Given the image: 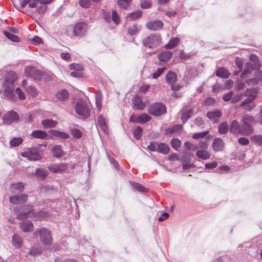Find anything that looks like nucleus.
<instances>
[{
    "label": "nucleus",
    "instance_id": "obj_17",
    "mask_svg": "<svg viewBox=\"0 0 262 262\" xmlns=\"http://www.w3.org/2000/svg\"><path fill=\"white\" fill-rule=\"evenodd\" d=\"M224 144L223 140L220 138H215L212 142V149L215 151H220L223 150Z\"/></svg>",
    "mask_w": 262,
    "mask_h": 262
},
{
    "label": "nucleus",
    "instance_id": "obj_38",
    "mask_svg": "<svg viewBox=\"0 0 262 262\" xmlns=\"http://www.w3.org/2000/svg\"><path fill=\"white\" fill-rule=\"evenodd\" d=\"M141 12L137 11L130 13H128L126 16V18L130 20H133L140 18L141 16Z\"/></svg>",
    "mask_w": 262,
    "mask_h": 262
},
{
    "label": "nucleus",
    "instance_id": "obj_48",
    "mask_svg": "<svg viewBox=\"0 0 262 262\" xmlns=\"http://www.w3.org/2000/svg\"><path fill=\"white\" fill-rule=\"evenodd\" d=\"M251 140L254 141L256 144L262 145V135H254L251 137Z\"/></svg>",
    "mask_w": 262,
    "mask_h": 262
},
{
    "label": "nucleus",
    "instance_id": "obj_32",
    "mask_svg": "<svg viewBox=\"0 0 262 262\" xmlns=\"http://www.w3.org/2000/svg\"><path fill=\"white\" fill-rule=\"evenodd\" d=\"M169 151V148L168 146L164 143H160L157 146V151L160 153L166 155L168 153Z\"/></svg>",
    "mask_w": 262,
    "mask_h": 262
},
{
    "label": "nucleus",
    "instance_id": "obj_43",
    "mask_svg": "<svg viewBox=\"0 0 262 262\" xmlns=\"http://www.w3.org/2000/svg\"><path fill=\"white\" fill-rule=\"evenodd\" d=\"M170 144L172 148L178 150L181 145V142L178 138H173L171 140Z\"/></svg>",
    "mask_w": 262,
    "mask_h": 262
},
{
    "label": "nucleus",
    "instance_id": "obj_35",
    "mask_svg": "<svg viewBox=\"0 0 262 262\" xmlns=\"http://www.w3.org/2000/svg\"><path fill=\"white\" fill-rule=\"evenodd\" d=\"M41 124L46 128H50L55 127L57 122L52 119H45L41 121Z\"/></svg>",
    "mask_w": 262,
    "mask_h": 262
},
{
    "label": "nucleus",
    "instance_id": "obj_46",
    "mask_svg": "<svg viewBox=\"0 0 262 262\" xmlns=\"http://www.w3.org/2000/svg\"><path fill=\"white\" fill-rule=\"evenodd\" d=\"M208 146V138H206L204 140H201L199 142L197 148H200L201 149H206L207 148Z\"/></svg>",
    "mask_w": 262,
    "mask_h": 262
},
{
    "label": "nucleus",
    "instance_id": "obj_57",
    "mask_svg": "<svg viewBox=\"0 0 262 262\" xmlns=\"http://www.w3.org/2000/svg\"><path fill=\"white\" fill-rule=\"evenodd\" d=\"M184 146L187 150L190 151H194L197 149L196 146L188 141L185 142Z\"/></svg>",
    "mask_w": 262,
    "mask_h": 262
},
{
    "label": "nucleus",
    "instance_id": "obj_19",
    "mask_svg": "<svg viewBox=\"0 0 262 262\" xmlns=\"http://www.w3.org/2000/svg\"><path fill=\"white\" fill-rule=\"evenodd\" d=\"M222 116V112L220 110L208 112L207 116L213 122L216 123L218 121V119Z\"/></svg>",
    "mask_w": 262,
    "mask_h": 262
},
{
    "label": "nucleus",
    "instance_id": "obj_25",
    "mask_svg": "<svg viewBox=\"0 0 262 262\" xmlns=\"http://www.w3.org/2000/svg\"><path fill=\"white\" fill-rule=\"evenodd\" d=\"M31 135L35 138L41 139H46L48 136V134L46 132L41 130H34L32 132Z\"/></svg>",
    "mask_w": 262,
    "mask_h": 262
},
{
    "label": "nucleus",
    "instance_id": "obj_31",
    "mask_svg": "<svg viewBox=\"0 0 262 262\" xmlns=\"http://www.w3.org/2000/svg\"><path fill=\"white\" fill-rule=\"evenodd\" d=\"M179 41L180 39L178 37L172 38L170 39L169 42L165 45L164 47L167 49H172L178 45Z\"/></svg>",
    "mask_w": 262,
    "mask_h": 262
},
{
    "label": "nucleus",
    "instance_id": "obj_9",
    "mask_svg": "<svg viewBox=\"0 0 262 262\" xmlns=\"http://www.w3.org/2000/svg\"><path fill=\"white\" fill-rule=\"evenodd\" d=\"M19 118L18 114L16 112L11 111L4 116L3 122L4 124L9 125L14 121H18Z\"/></svg>",
    "mask_w": 262,
    "mask_h": 262
},
{
    "label": "nucleus",
    "instance_id": "obj_62",
    "mask_svg": "<svg viewBox=\"0 0 262 262\" xmlns=\"http://www.w3.org/2000/svg\"><path fill=\"white\" fill-rule=\"evenodd\" d=\"M208 133V131L201 133H195L193 135L192 137L194 139H198L199 138H203Z\"/></svg>",
    "mask_w": 262,
    "mask_h": 262
},
{
    "label": "nucleus",
    "instance_id": "obj_42",
    "mask_svg": "<svg viewBox=\"0 0 262 262\" xmlns=\"http://www.w3.org/2000/svg\"><path fill=\"white\" fill-rule=\"evenodd\" d=\"M182 129V126L179 124H176L166 129V132L168 134H172L180 131Z\"/></svg>",
    "mask_w": 262,
    "mask_h": 262
},
{
    "label": "nucleus",
    "instance_id": "obj_24",
    "mask_svg": "<svg viewBox=\"0 0 262 262\" xmlns=\"http://www.w3.org/2000/svg\"><path fill=\"white\" fill-rule=\"evenodd\" d=\"M172 55L171 52L166 51L159 54L158 58L161 61L167 62L172 57Z\"/></svg>",
    "mask_w": 262,
    "mask_h": 262
},
{
    "label": "nucleus",
    "instance_id": "obj_44",
    "mask_svg": "<svg viewBox=\"0 0 262 262\" xmlns=\"http://www.w3.org/2000/svg\"><path fill=\"white\" fill-rule=\"evenodd\" d=\"M117 4L121 9H127L130 4L125 0H117Z\"/></svg>",
    "mask_w": 262,
    "mask_h": 262
},
{
    "label": "nucleus",
    "instance_id": "obj_50",
    "mask_svg": "<svg viewBox=\"0 0 262 262\" xmlns=\"http://www.w3.org/2000/svg\"><path fill=\"white\" fill-rule=\"evenodd\" d=\"M31 217H34L38 218V219H44L49 216V214L45 211H40L37 212L35 216H31Z\"/></svg>",
    "mask_w": 262,
    "mask_h": 262
},
{
    "label": "nucleus",
    "instance_id": "obj_52",
    "mask_svg": "<svg viewBox=\"0 0 262 262\" xmlns=\"http://www.w3.org/2000/svg\"><path fill=\"white\" fill-rule=\"evenodd\" d=\"M12 187L14 190H18L20 192H23L24 189V185L21 182L14 183L12 185Z\"/></svg>",
    "mask_w": 262,
    "mask_h": 262
},
{
    "label": "nucleus",
    "instance_id": "obj_64",
    "mask_svg": "<svg viewBox=\"0 0 262 262\" xmlns=\"http://www.w3.org/2000/svg\"><path fill=\"white\" fill-rule=\"evenodd\" d=\"M132 186L137 190L139 191H144V187L141 185L140 184H139L138 183H133Z\"/></svg>",
    "mask_w": 262,
    "mask_h": 262
},
{
    "label": "nucleus",
    "instance_id": "obj_28",
    "mask_svg": "<svg viewBox=\"0 0 262 262\" xmlns=\"http://www.w3.org/2000/svg\"><path fill=\"white\" fill-rule=\"evenodd\" d=\"M216 76L223 78H227L230 76V73L225 68H220L216 71Z\"/></svg>",
    "mask_w": 262,
    "mask_h": 262
},
{
    "label": "nucleus",
    "instance_id": "obj_7",
    "mask_svg": "<svg viewBox=\"0 0 262 262\" xmlns=\"http://www.w3.org/2000/svg\"><path fill=\"white\" fill-rule=\"evenodd\" d=\"M88 29V26L86 23L83 22L78 23L74 27L73 33L76 36H84Z\"/></svg>",
    "mask_w": 262,
    "mask_h": 262
},
{
    "label": "nucleus",
    "instance_id": "obj_4",
    "mask_svg": "<svg viewBox=\"0 0 262 262\" xmlns=\"http://www.w3.org/2000/svg\"><path fill=\"white\" fill-rule=\"evenodd\" d=\"M75 110L76 113L83 119H86L90 117V110L84 102H77L76 104Z\"/></svg>",
    "mask_w": 262,
    "mask_h": 262
},
{
    "label": "nucleus",
    "instance_id": "obj_37",
    "mask_svg": "<svg viewBox=\"0 0 262 262\" xmlns=\"http://www.w3.org/2000/svg\"><path fill=\"white\" fill-rule=\"evenodd\" d=\"M3 33L4 35L11 41L15 42H19L20 41L19 38L16 35L12 34L11 33L6 31H4Z\"/></svg>",
    "mask_w": 262,
    "mask_h": 262
},
{
    "label": "nucleus",
    "instance_id": "obj_15",
    "mask_svg": "<svg viewBox=\"0 0 262 262\" xmlns=\"http://www.w3.org/2000/svg\"><path fill=\"white\" fill-rule=\"evenodd\" d=\"M39 3H40V0H19V1L21 8H25L27 5L30 8H35L37 7Z\"/></svg>",
    "mask_w": 262,
    "mask_h": 262
},
{
    "label": "nucleus",
    "instance_id": "obj_23",
    "mask_svg": "<svg viewBox=\"0 0 262 262\" xmlns=\"http://www.w3.org/2000/svg\"><path fill=\"white\" fill-rule=\"evenodd\" d=\"M66 168L67 166L64 164L52 165L49 167V169L54 173L64 171Z\"/></svg>",
    "mask_w": 262,
    "mask_h": 262
},
{
    "label": "nucleus",
    "instance_id": "obj_51",
    "mask_svg": "<svg viewBox=\"0 0 262 262\" xmlns=\"http://www.w3.org/2000/svg\"><path fill=\"white\" fill-rule=\"evenodd\" d=\"M35 173L37 176L42 178L46 177L48 174V171L43 168H37Z\"/></svg>",
    "mask_w": 262,
    "mask_h": 262
},
{
    "label": "nucleus",
    "instance_id": "obj_8",
    "mask_svg": "<svg viewBox=\"0 0 262 262\" xmlns=\"http://www.w3.org/2000/svg\"><path fill=\"white\" fill-rule=\"evenodd\" d=\"M23 211L19 212L18 210H16L17 217L20 220H23L28 218L30 214L34 213V211L33 207L31 205H25L23 207Z\"/></svg>",
    "mask_w": 262,
    "mask_h": 262
},
{
    "label": "nucleus",
    "instance_id": "obj_63",
    "mask_svg": "<svg viewBox=\"0 0 262 262\" xmlns=\"http://www.w3.org/2000/svg\"><path fill=\"white\" fill-rule=\"evenodd\" d=\"M214 103L215 99L214 98L208 97L204 101V104L208 106L212 105Z\"/></svg>",
    "mask_w": 262,
    "mask_h": 262
},
{
    "label": "nucleus",
    "instance_id": "obj_13",
    "mask_svg": "<svg viewBox=\"0 0 262 262\" xmlns=\"http://www.w3.org/2000/svg\"><path fill=\"white\" fill-rule=\"evenodd\" d=\"M146 27L147 29L152 31H157L160 30L163 27V23L161 20H154L148 22Z\"/></svg>",
    "mask_w": 262,
    "mask_h": 262
},
{
    "label": "nucleus",
    "instance_id": "obj_18",
    "mask_svg": "<svg viewBox=\"0 0 262 262\" xmlns=\"http://www.w3.org/2000/svg\"><path fill=\"white\" fill-rule=\"evenodd\" d=\"M242 127L236 121H233L230 126V131L234 135H242Z\"/></svg>",
    "mask_w": 262,
    "mask_h": 262
},
{
    "label": "nucleus",
    "instance_id": "obj_16",
    "mask_svg": "<svg viewBox=\"0 0 262 262\" xmlns=\"http://www.w3.org/2000/svg\"><path fill=\"white\" fill-rule=\"evenodd\" d=\"M181 120L183 123L186 122L193 114V110L191 107L185 106L182 111Z\"/></svg>",
    "mask_w": 262,
    "mask_h": 262
},
{
    "label": "nucleus",
    "instance_id": "obj_10",
    "mask_svg": "<svg viewBox=\"0 0 262 262\" xmlns=\"http://www.w3.org/2000/svg\"><path fill=\"white\" fill-rule=\"evenodd\" d=\"M25 72L27 75L36 80H41L43 74L41 72L32 67H26Z\"/></svg>",
    "mask_w": 262,
    "mask_h": 262
},
{
    "label": "nucleus",
    "instance_id": "obj_60",
    "mask_svg": "<svg viewBox=\"0 0 262 262\" xmlns=\"http://www.w3.org/2000/svg\"><path fill=\"white\" fill-rule=\"evenodd\" d=\"M31 42L34 45H38L42 42V40L38 36H35L31 39Z\"/></svg>",
    "mask_w": 262,
    "mask_h": 262
},
{
    "label": "nucleus",
    "instance_id": "obj_58",
    "mask_svg": "<svg viewBox=\"0 0 262 262\" xmlns=\"http://www.w3.org/2000/svg\"><path fill=\"white\" fill-rule=\"evenodd\" d=\"M91 0H79L80 6L84 8H88L91 6Z\"/></svg>",
    "mask_w": 262,
    "mask_h": 262
},
{
    "label": "nucleus",
    "instance_id": "obj_49",
    "mask_svg": "<svg viewBox=\"0 0 262 262\" xmlns=\"http://www.w3.org/2000/svg\"><path fill=\"white\" fill-rule=\"evenodd\" d=\"M228 130V125L226 122H223L219 126V132L221 134H225Z\"/></svg>",
    "mask_w": 262,
    "mask_h": 262
},
{
    "label": "nucleus",
    "instance_id": "obj_54",
    "mask_svg": "<svg viewBox=\"0 0 262 262\" xmlns=\"http://www.w3.org/2000/svg\"><path fill=\"white\" fill-rule=\"evenodd\" d=\"M112 19L117 25L119 24L120 22V17L116 10L112 11Z\"/></svg>",
    "mask_w": 262,
    "mask_h": 262
},
{
    "label": "nucleus",
    "instance_id": "obj_11",
    "mask_svg": "<svg viewBox=\"0 0 262 262\" xmlns=\"http://www.w3.org/2000/svg\"><path fill=\"white\" fill-rule=\"evenodd\" d=\"M41 241L46 245H50L52 243L50 232L45 228H42L39 231Z\"/></svg>",
    "mask_w": 262,
    "mask_h": 262
},
{
    "label": "nucleus",
    "instance_id": "obj_20",
    "mask_svg": "<svg viewBox=\"0 0 262 262\" xmlns=\"http://www.w3.org/2000/svg\"><path fill=\"white\" fill-rule=\"evenodd\" d=\"M196 156L199 159L206 160L210 158V153L206 149H200L196 151Z\"/></svg>",
    "mask_w": 262,
    "mask_h": 262
},
{
    "label": "nucleus",
    "instance_id": "obj_3",
    "mask_svg": "<svg viewBox=\"0 0 262 262\" xmlns=\"http://www.w3.org/2000/svg\"><path fill=\"white\" fill-rule=\"evenodd\" d=\"M161 37L158 34H152L145 37L142 42L144 46L149 48H154L157 47L161 42Z\"/></svg>",
    "mask_w": 262,
    "mask_h": 262
},
{
    "label": "nucleus",
    "instance_id": "obj_2",
    "mask_svg": "<svg viewBox=\"0 0 262 262\" xmlns=\"http://www.w3.org/2000/svg\"><path fill=\"white\" fill-rule=\"evenodd\" d=\"M147 112L154 116H159L166 113V107L164 104L156 102L151 104L148 107Z\"/></svg>",
    "mask_w": 262,
    "mask_h": 262
},
{
    "label": "nucleus",
    "instance_id": "obj_22",
    "mask_svg": "<svg viewBox=\"0 0 262 262\" xmlns=\"http://www.w3.org/2000/svg\"><path fill=\"white\" fill-rule=\"evenodd\" d=\"M98 123L100 127L104 131V132L105 134H108V129L106 125V119L102 116V115H100L99 116Z\"/></svg>",
    "mask_w": 262,
    "mask_h": 262
},
{
    "label": "nucleus",
    "instance_id": "obj_27",
    "mask_svg": "<svg viewBox=\"0 0 262 262\" xmlns=\"http://www.w3.org/2000/svg\"><path fill=\"white\" fill-rule=\"evenodd\" d=\"M49 133L53 136L57 137L62 139H67L70 137L69 134L66 133L60 132L57 130H50Z\"/></svg>",
    "mask_w": 262,
    "mask_h": 262
},
{
    "label": "nucleus",
    "instance_id": "obj_5",
    "mask_svg": "<svg viewBox=\"0 0 262 262\" xmlns=\"http://www.w3.org/2000/svg\"><path fill=\"white\" fill-rule=\"evenodd\" d=\"M166 80L167 83L170 85L172 91H178L181 88L180 84H174L177 80V76L174 72L169 71L166 75Z\"/></svg>",
    "mask_w": 262,
    "mask_h": 262
},
{
    "label": "nucleus",
    "instance_id": "obj_21",
    "mask_svg": "<svg viewBox=\"0 0 262 262\" xmlns=\"http://www.w3.org/2000/svg\"><path fill=\"white\" fill-rule=\"evenodd\" d=\"M20 229L25 232L32 231L33 230L34 226L31 221L24 222L20 224Z\"/></svg>",
    "mask_w": 262,
    "mask_h": 262
},
{
    "label": "nucleus",
    "instance_id": "obj_59",
    "mask_svg": "<svg viewBox=\"0 0 262 262\" xmlns=\"http://www.w3.org/2000/svg\"><path fill=\"white\" fill-rule=\"evenodd\" d=\"M165 70V68H159L157 71L152 74V78L157 79L158 78Z\"/></svg>",
    "mask_w": 262,
    "mask_h": 262
},
{
    "label": "nucleus",
    "instance_id": "obj_14",
    "mask_svg": "<svg viewBox=\"0 0 262 262\" xmlns=\"http://www.w3.org/2000/svg\"><path fill=\"white\" fill-rule=\"evenodd\" d=\"M133 103L134 108L138 110H143L146 105V103L143 102L142 98L139 96L135 97Z\"/></svg>",
    "mask_w": 262,
    "mask_h": 262
},
{
    "label": "nucleus",
    "instance_id": "obj_26",
    "mask_svg": "<svg viewBox=\"0 0 262 262\" xmlns=\"http://www.w3.org/2000/svg\"><path fill=\"white\" fill-rule=\"evenodd\" d=\"M253 69V66L250 62H247L246 63L244 72L242 73L241 77L242 78H245L248 76V75L252 72Z\"/></svg>",
    "mask_w": 262,
    "mask_h": 262
},
{
    "label": "nucleus",
    "instance_id": "obj_56",
    "mask_svg": "<svg viewBox=\"0 0 262 262\" xmlns=\"http://www.w3.org/2000/svg\"><path fill=\"white\" fill-rule=\"evenodd\" d=\"M151 6L150 0H142L141 2V7L143 9H148Z\"/></svg>",
    "mask_w": 262,
    "mask_h": 262
},
{
    "label": "nucleus",
    "instance_id": "obj_39",
    "mask_svg": "<svg viewBox=\"0 0 262 262\" xmlns=\"http://www.w3.org/2000/svg\"><path fill=\"white\" fill-rule=\"evenodd\" d=\"M242 121H243V123H245L246 124L248 123L249 124H250L251 125H253L256 122L254 118L251 116L248 115H245L243 116V119H242Z\"/></svg>",
    "mask_w": 262,
    "mask_h": 262
},
{
    "label": "nucleus",
    "instance_id": "obj_1",
    "mask_svg": "<svg viewBox=\"0 0 262 262\" xmlns=\"http://www.w3.org/2000/svg\"><path fill=\"white\" fill-rule=\"evenodd\" d=\"M17 79V75L13 72H10L8 74V77L6 79L4 83V92L8 98L13 99L14 83Z\"/></svg>",
    "mask_w": 262,
    "mask_h": 262
},
{
    "label": "nucleus",
    "instance_id": "obj_12",
    "mask_svg": "<svg viewBox=\"0 0 262 262\" xmlns=\"http://www.w3.org/2000/svg\"><path fill=\"white\" fill-rule=\"evenodd\" d=\"M28 200L27 194L16 195L11 196L9 199L10 202L14 204H23Z\"/></svg>",
    "mask_w": 262,
    "mask_h": 262
},
{
    "label": "nucleus",
    "instance_id": "obj_53",
    "mask_svg": "<svg viewBox=\"0 0 262 262\" xmlns=\"http://www.w3.org/2000/svg\"><path fill=\"white\" fill-rule=\"evenodd\" d=\"M143 135V129L141 127H137L134 131V136L137 139L141 138Z\"/></svg>",
    "mask_w": 262,
    "mask_h": 262
},
{
    "label": "nucleus",
    "instance_id": "obj_6",
    "mask_svg": "<svg viewBox=\"0 0 262 262\" xmlns=\"http://www.w3.org/2000/svg\"><path fill=\"white\" fill-rule=\"evenodd\" d=\"M20 155L21 157L26 158L30 161H38L42 159L41 155L35 149H30L22 152Z\"/></svg>",
    "mask_w": 262,
    "mask_h": 262
},
{
    "label": "nucleus",
    "instance_id": "obj_41",
    "mask_svg": "<svg viewBox=\"0 0 262 262\" xmlns=\"http://www.w3.org/2000/svg\"><path fill=\"white\" fill-rule=\"evenodd\" d=\"M23 141V139L21 137L13 138L10 141V145L11 147H16L20 145Z\"/></svg>",
    "mask_w": 262,
    "mask_h": 262
},
{
    "label": "nucleus",
    "instance_id": "obj_34",
    "mask_svg": "<svg viewBox=\"0 0 262 262\" xmlns=\"http://www.w3.org/2000/svg\"><path fill=\"white\" fill-rule=\"evenodd\" d=\"M22 238L18 235L14 234L12 237V243L16 248H20L22 246Z\"/></svg>",
    "mask_w": 262,
    "mask_h": 262
},
{
    "label": "nucleus",
    "instance_id": "obj_40",
    "mask_svg": "<svg viewBox=\"0 0 262 262\" xmlns=\"http://www.w3.org/2000/svg\"><path fill=\"white\" fill-rule=\"evenodd\" d=\"M151 117L146 113H143L140 116H138L139 123L143 124L148 122L150 120Z\"/></svg>",
    "mask_w": 262,
    "mask_h": 262
},
{
    "label": "nucleus",
    "instance_id": "obj_45",
    "mask_svg": "<svg viewBox=\"0 0 262 262\" xmlns=\"http://www.w3.org/2000/svg\"><path fill=\"white\" fill-rule=\"evenodd\" d=\"M25 91L28 94L32 96H35L38 94V92L36 89L31 85L27 86L25 88Z\"/></svg>",
    "mask_w": 262,
    "mask_h": 262
},
{
    "label": "nucleus",
    "instance_id": "obj_55",
    "mask_svg": "<svg viewBox=\"0 0 262 262\" xmlns=\"http://www.w3.org/2000/svg\"><path fill=\"white\" fill-rule=\"evenodd\" d=\"M72 135L77 139H80L82 137V132L77 128H73L71 130Z\"/></svg>",
    "mask_w": 262,
    "mask_h": 262
},
{
    "label": "nucleus",
    "instance_id": "obj_30",
    "mask_svg": "<svg viewBox=\"0 0 262 262\" xmlns=\"http://www.w3.org/2000/svg\"><path fill=\"white\" fill-rule=\"evenodd\" d=\"M69 93L66 90H62L56 94V97L58 99L64 101L69 98Z\"/></svg>",
    "mask_w": 262,
    "mask_h": 262
},
{
    "label": "nucleus",
    "instance_id": "obj_29",
    "mask_svg": "<svg viewBox=\"0 0 262 262\" xmlns=\"http://www.w3.org/2000/svg\"><path fill=\"white\" fill-rule=\"evenodd\" d=\"M242 127V135H249L253 133V130L252 127V125L247 123L246 124L245 123H243Z\"/></svg>",
    "mask_w": 262,
    "mask_h": 262
},
{
    "label": "nucleus",
    "instance_id": "obj_47",
    "mask_svg": "<svg viewBox=\"0 0 262 262\" xmlns=\"http://www.w3.org/2000/svg\"><path fill=\"white\" fill-rule=\"evenodd\" d=\"M140 30V27L137 25H134L130 26L128 29V32L131 35H134L136 34Z\"/></svg>",
    "mask_w": 262,
    "mask_h": 262
},
{
    "label": "nucleus",
    "instance_id": "obj_61",
    "mask_svg": "<svg viewBox=\"0 0 262 262\" xmlns=\"http://www.w3.org/2000/svg\"><path fill=\"white\" fill-rule=\"evenodd\" d=\"M246 83L250 85H256L260 81L257 80L256 77H254L253 78H251L250 79H248L246 81Z\"/></svg>",
    "mask_w": 262,
    "mask_h": 262
},
{
    "label": "nucleus",
    "instance_id": "obj_36",
    "mask_svg": "<svg viewBox=\"0 0 262 262\" xmlns=\"http://www.w3.org/2000/svg\"><path fill=\"white\" fill-rule=\"evenodd\" d=\"M52 152L53 155L56 158H60L62 154L61 147L59 145L54 146L52 149Z\"/></svg>",
    "mask_w": 262,
    "mask_h": 262
},
{
    "label": "nucleus",
    "instance_id": "obj_33",
    "mask_svg": "<svg viewBox=\"0 0 262 262\" xmlns=\"http://www.w3.org/2000/svg\"><path fill=\"white\" fill-rule=\"evenodd\" d=\"M256 88L248 89L245 92V96L250 98H253L254 100L257 95Z\"/></svg>",
    "mask_w": 262,
    "mask_h": 262
}]
</instances>
